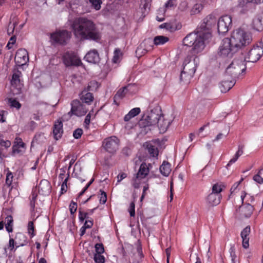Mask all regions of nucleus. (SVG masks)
Here are the masks:
<instances>
[{
    "label": "nucleus",
    "mask_w": 263,
    "mask_h": 263,
    "mask_svg": "<svg viewBox=\"0 0 263 263\" xmlns=\"http://www.w3.org/2000/svg\"><path fill=\"white\" fill-rule=\"evenodd\" d=\"M71 28L74 36L80 40H97L100 39V33L95 24L87 18L76 19L71 24Z\"/></svg>",
    "instance_id": "nucleus-1"
},
{
    "label": "nucleus",
    "mask_w": 263,
    "mask_h": 263,
    "mask_svg": "<svg viewBox=\"0 0 263 263\" xmlns=\"http://www.w3.org/2000/svg\"><path fill=\"white\" fill-rule=\"evenodd\" d=\"M210 37H206L204 33L197 29L195 32L190 33L183 39L185 46L192 47L194 53L201 52L205 47V41Z\"/></svg>",
    "instance_id": "nucleus-2"
},
{
    "label": "nucleus",
    "mask_w": 263,
    "mask_h": 263,
    "mask_svg": "<svg viewBox=\"0 0 263 263\" xmlns=\"http://www.w3.org/2000/svg\"><path fill=\"white\" fill-rule=\"evenodd\" d=\"M146 126H151L157 125L160 132L165 133L171 124V121L164 117L161 114V110L158 108L152 109L145 119Z\"/></svg>",
    "instance_id": "nucleus-3"
},
{
    "label": "nucleus",
    "mask_w": 263,
    "mask_h": 263,
    "mask_svg": "<svg viewBox=\"0 0 263 263\" xmlns=\"http://www.w3.org/2000/svg\"><path fill=\"white\" fill-rule=\"evenodd\" d=\"M199 63V59L198 56L195 54L188 55L183 63V68L180 77V80L188 83L193 77Z\"/></svg>",
    "instance_id": "nucleus-4"
},
{
    "label": "nucleus",
    "mask_w": 263,
    "mask_h": 263,
    "mask_svg": "<svg viewBox=\"0 0 263 263\" xmlns=\"http://www.w3.org/2000/svg\"><path fill=\"white\" fill-rule=\"evenodd\" d=\"M229 40L232 44V47L237 51L249 45L252 41V36L250 33L238 28L233 31Z\"/></svg>",
    "instance_id": "nucleus-5"
},
{
    "label": "nucleus",
    "mask_w": 263,
    "mask_h": 263,
    "mask_svg": "<svg viewBox=\"0 0 263 263\" xmlns=\"http://www.w3.org/2000/svg\"><path fill=\"white\" fill-rule=\"evenodd\" d=\"M246 66L243 57H241L234 59L226 70V74L230 75L232 78H238L239 76L245 71Z\"/></svg>",
    "instance_id": "nucleus-6"
},
{
    "label": "nucleus",
    "mask_w": 263,
    "mask_h": 263,
    "mask_svg": "<svg viewBox=\"0 0 263 263\" xmlns=\"http://www.w3.org/2000/svg\"><path fill=\"white\" fill-rule=\"evenodd\" d=\"M236 51V49L232 47L229 38H225L222 40L219 46L218 55L222 58H231Z\"/></svg>",
    "instance_id": "nucleus-7"
},
{
    "label": "nucleus",
    "mask_w": 263,
    "mask_h": 263,
    "mask_svg": "<svg viewBox=\"0 0 263 263\" xmlns=\"http://www.w3.org/2000/svg\"><path fill=\"white\" fill-rule=\"evenodd\" d=\"M71 36V32L65 30H57L50 34L51 42L60 45L66 44Z\"/></svg>",
    "instance_id": "nucleus-8"
},
{
    "label": "nucleus",
    "mask_w": 263,
    "mask_h": 263,
    "mask_svg": "<svg viewBox=\"0 0 263 263\" xmlns=\"http://www.w3.org/2000/svg\"><path fill=\"white\" fill-rule=\"evenodd\" d=\"M216 23V18L214 15H209L205 18L200 27L197 29H199L200 31L204 33L206 37H211V30L215 25Z\"/></svg>",
    "instance_id": "nucleus-9"
},
{
    "label": "nucleus",
    "mask_w": 263,
    "mask_h": 263,
    "mask_svg": "<svg viewBox=\"0 0 263 263\" xmlns=\"http://www.w3.org/2000/svg\"><path fill=\"white\" fill-rule=\"evenodd\" d=\"M120 140L116 136H110L104 139L102 146L106 151L109 153H115L119 148Z\"/></svg>",
    "instance_id": "nucleus-10"
},
{
    "label": "nucleus",
    "mask_w": 263,
    "mask_h": 263,
    "mask_svg": "<svg viewBox=\"0 0 263 263\" xmlns=\"http://www.w3.org/2000/svg\"><path fill=\"white\" fill-rule=\"evenodd\" d=\"M71 109L68 113L70 117L72 115H75L78 117L84 116L87 111V109L85 105H83L79 100H74L71 102Z\"/></svg>",
    "instance_id": "nucleus-11"
},
{
    "label": "nucleus",
    "mask_w": 263,
    "mask_h": 263,
    "mask_svg": "<svg viewBox=\"0 0 263 263\" xmlns=\"http://www.w3.org/2000/svg\"><path fill=\"white\" fill-rule=\"evenodd\" d=\"M262 54V47L260 46H254L249 50L243 60L245 62H256L259 60Z\"/></svg>",
    "instance_id": "nucleus-12"
},
{
    "label": "nucleus",
    "mask_w": 263,
    "mask_h": 263,
    "mask_svg": "<svg viewBox=\"0 0 263 263\" xmlns=\"http://www.w3.org/2000/svg\"><path fill=\"white\" fill-rule=\"evenodd\" d=\"M232 25V18L230 15H226L219 18L217 22V30L219 34H224L229 30Z\"/></svg>",
    "instance_id": "nucleus-13"
},
{
    "label": "nucleus",
    "mask_w": 263,
    "mask_h": 263,
    "mask_svg": "<svg viewBox=\"0 0 263 263\" xmlns=\"http://www.w3.org/2000/svg\"><path fill=\"white\" fill-rule=\"evenodd\" d=\"M256 204H242L239 206L236 210V216L239 218L243 219L250 217L254 210V206Z\"/></svg>",
    "instance_id": "nucleus-14"
},
{
    "label": "nucleus",
    "mask_w": 263,
    "mask_h": 263,
    "mask_svg": "<svg viewBox=\"0 0 263 263\" xmlns=\"http://www.w3.org/2000/svg\"><path fill=\"white\" fill-rule=\"evenodd\" d=\"M63 60L66 66L72 65L79 66L81 64V60L77 54L72 51H68L65 53L63 57Z\"/></svg>",
    "instance_id": "nucleus-15"
},
{
    "label": "nucleus",
    "mask_w": 263,
    "mask_h": 263,
    "mask_svg": "<svg viewBox=\"0 0 263 263\" xmlns=\"http://www.w3.org/2000/svg\"><path fill=\"white\" fill-rule=\"evenodd\" d=\"M15 62L20 66H24L29 62V56L27 51L25 49H18L15 54Z\"/></svg>",
    "instance_id": "nucleus-16"
},
{
    "label": "nucleus",
    "mask_w": 263,
    "mask_h": 263,
    "mask_svg": "<svg viewBox=\"0 0 263 263\" xmlns=\"http://www.w3.org/2000/svg\"><path fill=\"white\" fill-rule=\"evenodd\" d=\"M22 75V72L19 70H16L13 73L11 84L12 87L16 89V91L13 90V93L14 94H18L21 92V90L23 87V84L20 80Z\"/></svg>",
    "instance_id": "nucleus-17"
},
{
    "label": "nucleus",
    "mask_w": 263,
    "mask_h": 263,
    "mask_svg": "<svg viewBox=\"0 0 263 263\" xmlns=\"http://www.w3.org/2000/svg\"><path fill=\"white\" fill-rule=\"evenodd\" d=\"M26 145L20 137L15 139L12 146V154L13 155H23L26 151Z\"/></svg>",
    "instance_id": "nucleus-18"
},
{
    "label": "nucleus",
    "mask_w": 263,
    "mask_h": 263,
    "mask_svg": "<svg viewBox=\"0 0 263 263\" xmlns=\"http://www.w3.org/2000/svg\"><path fill=\"white\" fill-rule=\"evenodd\" d=\"M240 198L242 204H254L255 199L261 201V197L259 196L254 197L251 194L247 193L246 191H241L240 193Z\"/></svg>",
    "instance_id": "nucleus-19"
},
{
    "label": "nucleus",
    "mask_w": 263,
    "mask_h": 263,
    "mask_svg": "<svg viewBox=\"0 0 263 263\" xmlns=\"http://www.w3.org/2000/svg\"><path fill=\"white\" fill-rule=\"evenodd\" d=\"M37 187L39 193L43 196L48 195L51 191V186L50 182L45 179L41 181Z\"/></svg>",
    "instance_id": "nucleus-20"
},
{
    "label": "nucleus",
    "mask_w": 263,
    "mask_h": 263,
    "mask_svg": "<svg viewBox=\"0 0 263 263\" xmlns=\"http://www.w3.org/2000/svg\"><path fill=\"white\" fill-rule=\"evenodd\" d=\"M84 59L88 63L96 64L99 62L100 57L98 51L93 49L87 52L84 57Z\"/></svg>",
    "instance_id": "nucleus-21"
},
{
    "label": "nucleus",
    "mask_w": 263,
    "mask_h": 263,
    "mask_svg": "<svg viewBox=\"0 0 263 263\" xmlns=\"http://www.w3.org/2000/svg\"><path fill=\"white\" fill-rule=\"evenodd\" d=\"M251 232L250 226H247L241 232L240 235L242 240V247L245 249H247L249 247V236Z\"/></svg>",
    "instance_id": "nucleus-22"
},
{
    "label": "nucleus",
    "mask_w": 263,
    "mask_h": 263,
    "mask_svg": "<svg viewBox=\"0 0 263 263\" xmlns=\"http://www.w3.org/2000/svg\"><path fill=\"white\" fill-rule=\"evenodd\" d=\"M53 134L55 140H57L61 138L63 134V124L61 121H58L55 122Z\"/></svg>",
    "instance_id": "nucleus-23"
},
{
    "label": "nucleus",
    "mask_w": 263,
    "mask_h": 263,
    "mask_svg": "<svg viewBox=\"0 0 263 263\" xmlns=\"http://www.w3.org/2000/svg\"><path fill=\"white\" fill-rule=\"evenodd\" d=\"M15 246L17 248L26 245L28 240L26 236L22 233H18L15 235Z\"/></svg>",
    "instance_id": "nucleus-24"
},
{
    "label": "nucleus",
    "mask_w": 263,
    "mask_h": 263,
    "mask_svg": "<svg viewBox=\"0 0 263 263\" xmlns=\"http://www.w3.org/2000/svg\"><path fill=\"white\" fill-rule=\"evenodd\" d=\"M206 201L210 205H216L220 203V196L219 194L211 193L208 196Z\"/></svg>",
    "instance_id": "nucleus-25"
},
{
    "label": "nucleus",
    "mask_w": 263,
    "mask_h": 263,
    "mask_svg": "<svg viewBox=\"0 0 263 263\" xmlns=\"http://www.w3.org/2000/svg\"><path fill=\"white\" fill-rule=\"evenodd\" d=\"M253 5V4L246 0H240L239 3L240 12L243 14L247 13L252 9Z\"/></svg>",
    "instance_id": "nucleus-26"
},
{
    "label": "nucleus",
    "mask_w": 263,
    "mask_h": 263,
    "mask_svg": "<svg viewBox=\"0 0 263 263\" xmlns=\"http://www.w3.org/2000/svg\"><path fill=\"white\" fill-rule=\"evenodd\" d=\"M150 166H151L150 164H147L145 163H142L136 174L139 176H141V178H145L149 172Z\"/></svg>",
    "instance_id": "nucleus-27"
},
{
    "label": "nucleus",
    "mask_w": 263,
    "mask_h": 263,
    "mask_svg": "<svg viewBox=\"0 0 263 263\" xmlns=\"http://www.w3.org/2000/svg\"><path fill=\"white\" fill-rule=\"evenodd\" d=\"M254 28L257 31L263 29V12L259 14L253 21Z\"/></svg>",
    "instance_id": "nucleus-28"
},
{
    "label": "nucleus",
    "mask_w": 263,
    "mask_h": 263,
    "mask_svg": "<svg viewBox=\"0 0 263 263\" xmlns=\"http://www.w3.org/2000/svg\"><path fill=\"white\" fill-rule=\"evenodd\" d=\"M234 80H224L220 83V88L222 92H226L229 91L234 85Z\"/></svg>",
    "instance_id": "nucleus-29"
},
{
    "label": "nucleus",
    "mask_w": 263,
    "mask_h": 263,
    "mask_svg": "<svg viewBox=\"0 0 263 263\" xmlns=\"http://www.w3.org/2000/svg\"><path fill=\"white\" fill-rule=\"evenodd\" d=\"M243 145H239L238 147V151L235 154L234 156L229 161L227 164V167L230 166L232 164L234 163L238 159V158L241 156L243 153Z\"/></svg>",
    "instance_id": "nucleus-30"
},
{
    "label": "nucleus",
    "mask_w": 263,
    "mask_h": 263,
    "mask_svg": "<svg viewBox=\"0 0 263 263\" xmlns=\"http://www.w3.org/2000/svg\"><path fill=\"white\" fill-rule=\"evenodd\" d=\"M149 155L153 157H157L158 155V149L152 143L146 142L145 145Z\"/></svg>",
    "instance_id": "nucleus-31"
},
{
    "label": "nucleus",
    "mask_w": 263,
    "mask_h": 263,
    "mask_svg": "<svg viewBox=\"0 0 263 263\" xmlns=\"http://www.w3.org/2000/svg\"><path fill=\"white\" fill-rule=\"evenodd\" d=\"M159 170L162 175L168 176L171 171V164L167 162L164 161L160 166Z\"/></svg>",
    "instance_id": "nucleus-32"
},
{
    "label": "nucleus",
    "mask_w": 263,
    "mask_h": 263,
    "mask_svg": "<svg viewBox=\"0 0 263 263\" xmlns=\"http://www.w3.org/2000/svg\"><path fill=\"white\" fill-rule=\"evenodd\" d=\"M141 111L139 107H136L132 109L127 114H126L124 118L125 121H128L133 118L137 116Z\"/></svg>",
    "instance_id": "nucleus-33"
},
{
    "label": "nucleus",
    "mask_w": 263,
    "mask_h": 263,
    "mask_svg": "<svg viewBox=\"0 0 263 263\" xmlns=\"http://www.w3.org/2000/svg\"><path fill=\"white\" fill-rule=\"evenodd\" d=\"M13 217L10 216H7L5 219V228L9 232H12L13 231Z\"/></svg>",
    "instance_id": "nucleus-34"
},
{
    "label": "nucleus",
    "mask_w": 263,
    "mask_h": 263,
    "mask_svg": "<svg viewBox=\"0 0 263 263\" xmlns=\"http://www.w3.org/2000/svg\"><path fill=\"white\" fill-rule=\"evenodd\" d=\"M169 39L167 37L163 35L156 36L154 39V44L157 46L162 45L168 41Z\"/></svg>",
    "instance_id": "nucleus-35"
},
{
    "label": "nucleus",
    "mask_w": 263,
    "mask_h": 263,
    "mask_svg": "<svg viewBox=\"0 0 263 263\" xmlns=\"http://www.w3.org/2000/svg\"><path fill=\"white\" fill-rule=\"evenodd\" d=\"M80 98L83 102L87 104H90L93 100V95L90 92H86L85 94L82 92Z\"/></svg>",
    "instance_id": "nucleus-36"
},
{
    "label": "nucleus",
    "mask_w": 263,
    "mask_h": 263,
    "mask_svg": "<svg viewBox=\"0 0 263 263\" xmlns=\"http://www.w3.org/2000/svg\"><path fill=\"white\" fill-rule=\"evenodd\" d=\"M131 87V85H128L127 86L124 87L122 88L119 89L115 96V99L119 98H122L124 97L128 90V88Z\"/></svg>",
    "instance_id": "nucleus-37"
},
{
    "label": "nucleus",
    "mask_w": 263,
    "mask_h": 263,
    "mask_svg": "<svg viewBox=\"0 0 263 263\" xmlns=\"http://www.w3.org/2000/svg\"><path fill=\"white\" fill-rule=\"evenodd\" d=\"M121 57L122 53L121 50L119 49H115L114 52L112 62L116 64L119 63L121 60Z\"/></svg>",
    "instance_id": "nucleus-38"
},
{
    "label": "nucleus",
    "mask_w": 263,
    "mask_h": 263,
    "mask_svg": "<svg viewBox=\"0 0 263 263\" xmlns=\"http://www.w3.org/2000/svg\"><path fill=\"white\" fill-rule=\"evenodd\" d=\"M144 179L141 178V176H139L136 174V176L133 179L132 184L135 189H138L140 187V184L141 183V180Z\"/></svg>",
    "instance_id": "nucleus-39"
},
{
    "label": "nucleus",
    "mask_w": 263,
    "mask_h": 263,
    "mask_svg": "<svg viewBox=\"0 0 263 263\" xmlns=\"http://www.w3.org/2000/svg\"><path fill=\"white\" fill-rule=\"evenodd\" d=\"M27 230L28 233L29 235L31 238L35 236L34 227L33 221H29L27 226Z\"/></svg>",
    "instance_id": "nucleus-40"
},
{
    "label": "nucleus",
    "mask_w": 263,
    "mask_h": 263,
    "mask_svg": "<svg viewBox=\"0 0 263 263\" xmlns=\"http://www.w3.org/2000/svg\"><path fill=\"white\" fill-rule=\"evenodd\" d=\"M263 168L260 169L258 173L253 177V180L259 184L263 183V178L261 176Z\"/></svg>",
    "instance_id": "nucleus-41"
},
{
    "label": "nucleus",
    "mask_w": 263,
    "mask_h": 263,
    "mask_svg": "<svg viewBox=\"0 0 263 263\" xmlns=\"http://www.w3.org/2000/svg\"><path fill=\"white\" fill-rule=\"evenodd\" d=\"M89 1L96 10H99L101 9V5L102 3L101 0H89Z\"/></svg>",
    "instance_id": "nucleus-42"
},
{
    "label": "nucleus",
    "mask_w": 263,
    "mask_h": 263,
    "mask_svg": "<svg viewBox=\"0 0 263 263\" xmlns=\"http://www.w3.org/2000/svg\"><path fill=\"white\" fill-rule=\"evenodd\" d=\"M36 190L34 189L32 191L31 197H30V206L32 209L35 207V202L37 197Z\"/></svg>",
    "instance_id": "nucleus-43"
},
{
    "label": "nucleus",
    "mask_w": 263,
    "mask_h": 263,
    "mask_svg": "<svg viewBox=\"0 0 263 263\" xmlns=\"http://www.w3.org/2000/svg\"><path fill=\"white\" fill-rule=\"evenodd\" d=\"M81 168L79 165H78L77 163L76 164L74 165V168H73V172L72 173V175L78 178H79L82 182H84L85 181V179H82L81 177H80L78 175V172H81Z\"/></svg>",
    "instance_id": "nucleus-44"
},
{
    "label": "nucleus",
    "mask_w": 263,
    "mask_h": 263,
    "mask_svg": "<svg viewBox=\"0 0 263 263\" xmlns=\"http://www.w3.org/2000/svg\"><path fill=\"white\" fill-rule=\"evenodd\" d=\"M8 101L11 107L19 109L21 106V104L15 99L10 98L8 100Z\"/></svg>",
    "instance_id": "nucleus-45"
},
{
    "label": "nucleus",
    "mask_w": 263,
    "mask_h": 263,
    "mask_svg": "<svg viewBox=\"0 0 263 263\" xmlns=\"http://www.w3.org/2000/svg\"><path fill=\"white\" fill-rule=\"evenodd\" d=\"M94 260L96 263H104L105 258L102 254H95Z\"/></svg>",
    "instance_id": "nucleus-46"
},
{
    "label": "nucleus",
    "mask_w": 263,
    "mask_h": 263,
    "mask_svg": "<svg viewBox=\"0 0 263 263\" xmlns=\"http://www.w3.org/2000/svg\"><path fill=\"white\" fill-rule=\"evenodd\" d=\"M222 186L221 184L217 183L214 184L212 187V192L219 194L222 191Z\"/></svg>",
    "instance_id": "nucleus-47"
},
{
    "label": "nucleus",
    "mask_w": 263,
    "mask_h": 263,
    "mask_svg": "<svg viewBox=\"0 0 263 263\" xmlns=\"http://www.w3.org/2000/svg\"><path fill=\"white\" fill-rule=\"evenodd\" d=\"M96 254H102L104 252L103 245L102 243H97L95 245Z\"/></svg>",
    "instance_id": "nucleus-48"
},
{
    "label": "nucleus",
    "mask_w": 263,
    "mask_h": 263,
    "mask_svg": "<svg viewBox=\"0 0 263 263\" xmlns=\"http://www.w3.org/2000/svg\"><path fill=\"white\" fill-rule=\"evenodd\" d=\"M100 202L102 204H105L107 200V195L106 193L102 190L100 191Z\"/></svg>",
    "instance_id": "nucleus-49"
},
{
    "label": "nucleus",
    "mask_w": 263,
    "mask_h": 263,
    "mask_svg": "<svg viewBox=\"0 0 263 263\" xmlns=\"http://www.w3.org/2000/svg\"><path fill=\"white\" fill-rule=\"evenodd\" d=\"M68 177H69V175H68L67 177L64 180V181H63V182L62 183L61 188V194H63L67 191V182Z\"/></svg>",
    "instance_id": "nucleus-50"
},
{
    "label": "nucleus",
    "mask_w": 263,
    "mask_h": 263,
    "mask_svg": "<svg viewBox=\"0 0 263 263\" xmlns=\"http://www.w3.org/2000/svg\"><path fill=\"white\" fill-rule=\"evenodd\" d=\"M15 241L13 238H10L8 247V249H9L11 251H15L17 249L16 248H15Z\"/></svg>",
    "instance_id": "nucleus-51"
},
{
    "label": "nucleus",
    "mask_w": 263,
    "mask_h": 263,
    "mask_svg": "<svg viewBox=\"0 0 263 263\" xmlns=\"http://www.w3.org/2000/svg\"><path fill=\"white\" fill-rule=\"evenodd\" d=\"M135 202H132L130 203V205H129V208H128V212L129 213L130 216L131 217H134L135 215Z\"/></svg>",
    "instance_id": "nucleus-52"
},
{
    "label": "nucleus",
    "mask_w": 263,
    "mask_h": 263,
    "mask_svg": "<svg viewBox=\"0 0 263 263\" xmlns=\"http://www.w3.org/2000/svg\"><path fill=\"white\" fill-rule=\"evenodd\" d=\"M176 6V0H168L165 4L166 9L174 8Z\"/></svg>",
    "instance_id": "nucleus-53"
},
{
    "label": "nucleus",
    "mask_w": 263,
    "mask_h": 263,
    "mask_svg": "<svg viewBox=\"0 0 263 263\" xmlns=\"http://www.w3.org/2000/svg\"><path fill=\"white\" fill-rule=\"evenodd\" d=\"M243 180V178H241L240 180L239 181H237L235 182L231 187L230 191H231V194H232L233 193H234L236 192L237 188L239 186V185L240 184L241 181Z\"/></svg>",
    "instance_id": "nucleus-54"
},
{
    "label": "nucleus",
    "mask_w": 263,
    "mask_h": 263,
    "mask_svg": "<svg viewBox=\"0 0 263 263\" xmlns=\"http://www.w3.org/2000/svg\"><path fill=\"white\" fill-rule=\"evenodd\" d=\"M90 119L91 112H89V114L86 116L84 122V126L86 129H88L89 128V125L90 122Z\"/></svg>",
    "instance_id": "nucleus-55"
},
{
    "label": "nucleus",
    "mask_w": 263,
    "mask_h": 263,
    "mask_svg": "<svg viewBox=\"0 0 263 263\" xmlns=\"http://www.w3.org/2000/svg\"><path fill=\"white\" fill-rule=\"evenodd\" d=\"M77 204L76 202L71 201L69 205V210L71 214H73L77 211Z\"/></svg>",
    "instance_id": "nucleus-56"
},
{
    "label": "nucleus",
    "mask_w": 263,
    "mask_h": 263,
    "mask_svg": "<svg viewBox=\"0 0 263 263\" xmlns=\"http://www.w3.org/2000/svg\"><path fill=\"white\" fill-rule=\"evenodd\" d=\"M83 134V130L81 128H77L73 133V136L76 139L80 138Z\"/></svg>",
    "instance_id": "nucleus-57"
},
{
    "label": "nucleus",
    "mask_w": 263,
    "mask_h": 263,
    "mask_svg": "<svg viewBox=\"0 0 263 263\" xmlns=\"http://www.w3.org/2000/svg\"><path fill=\"white\" fill-rule=\"evenodd\" d=\"M13 175L11 173H8L6 178V183L7 185H10L12 182Z\"/></svg>",
    "instance_id": "nucleus-58"
},
{
    "label": "nucleus",
    "mask_w": 263,
    "mask_h": 263,
    "mask_svg": "<svg viewBox=\"0 0 263 263\" xmlns=\"http://www.w3.org/2000/svg\"><path fill=\"white\" fill-rule=\"evenodd\" d=\"M0 145L6 148H8L11 146V143L9 140H1Z\"/></svg>",
    "instance_id": "nucleus-59"
},
{
    "label": "nucleus",
    "mask_w": 263,
    "mask_h": 263,
    "mask_svg": "<svg viewBox=\"0 0 263 263\" xmlns=\"http://www.w3.org/2000/svg\"><path fill=\"white\" fill-rule=\"evenodd\" d=\"M15 42H16L15 37L14 36H12L10 38L9 41L8 42L6 47L9 49H11L13 47V45L15 44Z\"/></svg>",
    "instance_id": "nucleus-60"
},
{
    "label": "nucleus",
    "mask_w": 263,
    "mask_h": 263,
    "mask_svg": "<svg viewBox=\"0 0 263 263\" xmlns=\"http://www.w3.org/2000/svg\"><path fill=\"white\" fill-rule=\"evenodd\" d=\"M87 213L81 211L79 212V218L80 221L83 222L85 219L87 218Z\"/></svg>",
    "instance_id": "nucleus-61"
},
{
    "label": "nucleus",
    "mask_w": 263,
    "mask_h": 263,
    "mask_svg": "<svg viewBox=\"0 0 263 263\" xmlns=\"http://www.w3.org/2000/svg\"><path fill=\"white\" fill-rule=\"evenodd\" d=\"M127 177L126 174L124 173H122L119 174L117 176V183H119L123 179Z\"/></svg>",
    "instance_id": "nucleus-62"
},
{
    "label": "nucleus",
    "mask_w": 263,
    "mask_h": 263,
    "mask_svg": "<svg viewBox=\"0 0 263 263\" xmlns=\"http://www.w3.org/2000/svg\"><path fill=\"white\" fill-rule=\"evenodd\" d=\"M93 225V221L91 220H86L84 227L87 229L91 228Z\"/></svg>",
    "instance_id": "nucleus-63"
},
{
    "label": "nucleus",
    "mask_w": 263,
    "mask_h": 263,
    "mask_svg": "<svg viewBox=\"0 0 263 263\" xmlns=\"http://www.w3.org/2000/svg\"><path fill=\"white\" fill-rule=\"evenodd\" d=\"M247 2H250L251 4H260L263 2V0H246Z\"/></svg>",
    "instance_id": "nucleus-64"
}]
</instances>
